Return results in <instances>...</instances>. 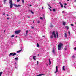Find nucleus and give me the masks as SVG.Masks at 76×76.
Segmentation results:
<instances>
[{
    "instance_id": "27",
    "label": "nucleus",
    "mask_w": 76,
    "mask_h": 76,
    "mask_svg": "<svg viewBox=\"0 0 76 76\" xmlns=\"http://www.w3.org/2000/svg\"><path fill=\"white\" fill-rule=\"evenodd\" d=\"M71 25L72 26H74V25L73 24H71Z\"/></svg>"
},
{
    "instance_id": "43",
    "label": "nucleus",
    "mask_w": 76,
    "mask_h": 76,
    "mask_svg": "<svg viewBox=\"0 0 76 76\" xmlns=\"http://www.w3.org/2000/svg\"><path fill=\"white\" fill-rule=\"evenodd\" d=\"M9 14H7V16H9Z\"/></svg>"
},
{
    "instance_id": "56",
    "label": "nucleus",
    "mask_w": 76,
    "mask_h": 76,
    "mask_svg": "<svg viewBox=\"0 0 76 76\" xmlns=\"http://www.w3.org/2000/svg\"><path fill=\"white\" fill-rule=\"evenodd\" d=\"M16 38H17V36H16Z\"/></svg>"
},
{
    "instance_id": "10",
    "label": "nucleus",
    "mask_w": 76,
    "mask_h": 76,
    "mask_svg": "<svg viewBox=\"0 0 76 76\" xmlns=\"http://www.w3.org/2000/svg\"><path fill=\"white\" fill-rule=\"evenodd\" d=\"M59 4H60V5H61V6L62 7H63V4L61 3V2H60Z\"/></svg>"
},
{
    "instance_id": "12",
    "label": "nucleus",
    "mask_w": 76,
    "mask_h": 76,
    "mask_svg": "<svg viewBox=\"0 0 76 76\" xmlns=\"http://www.w3.org/2000/svg\"><path fill=\"white\" fill-rule=\"evenodd\" d=\"M28 30H27L26 32V35H27V34H28Z\"/></svg>"
},
{
    "instance_id": "35",
    "label": "nucleus",
    "mask_w": 76,
    "mask_h": 76,
    "mask_svg": "<svg viewBox=\"0 0 76 76\" xmlns=\"http://www.w3.org/2000/svg\"><path fill=\"white\" fill-rule=\"evenodd\" d=\"M64 50H67V48H65Z\"/></svg>"
},
{
    "instance_id": "47",
    "label": "nucleus",
    "mask_w": 76,
    "mask_h": 76,
    "mask_svg": "<svg viewBox=\"0 0 76 76\" xmlns=\"http://www.w3.org/2000/svg\"><path fill=\"white\" fill-rule=\"evenodd\" d=\"M4 32H5V31H4Z\"/></svg>"
},
{
    "instance_id": "3",
    "label": "nucleus",
    "mask_w": 76,
    "mask_h": 76,
    "mask_svg": "<svg viewBox=\"0 0 76 76\" xmlns=\"http://www.w3.org/2000/svg\"><path fill=\"white\" fill-rule=\"evenodd\" d=\"M53 35H54V38H56V33H55V32L53 31L52 33V34L51 35L50 38H53Z\"/></svg>"
},
{
    "instance_id": "23",
    "label": "nucleus",
    "mask_w": 76,
    "mask_h": 76,
    "mask_svg": "<svg viewBox=\"0 0 76 76\" xmlns=\"http://www.w3.org/2000/svg\"><path fill=\"white\" fill-rule=\"evenodd\" d=\"M15 60H18V57L16 58L15 59Z\"/></svg>"
},
{
    "instance_id": "14",
    "label": "nucleus",
    "mask_w": 76,
    "mask_h": 76,
    "mask_svg": "<svg viewBox=\"0 0 76 76\" xmlns=\"http://www.w3.org/2000/svg\"><path fill=\"white\" fill-rule=\"evenodd\" d=\"M22 51V49H21V50H19L17 52V53H19V52H21V51Z\"/></svg>"
},
{
    "instance_id": "44",
    "label": "nucleus",
    "mask_w": 76,
    "mask_h": 76,
    "mask_svg": "<svg viewBox=\"0 0 76 76\" xmlns=\"http://www.w3.org/2000/svg\"><path fill=\"white\" fill-rule=\"evenodd\" d=\"M27 17L28 18H30V17L29 16Z\"/></svg>"
},
{
    "instance_id": "31",
    "label": "nucleus",
    "mask_w": 76,
    "mask_h": 76,
    "mask_svg": "<svg viewBox=\"0 0 76 76\" xmlns=\"http://www.w3.org/2000/svg\"><path fill=\"white\" fill-rule=\"evenodd\" d=\"M68 33L69 34V35H70V31H69Z\"/></svg>"
},
{
    "instance_id": "33",
    "label": "nucleus",
    "mask_w": 76,
    "mask_h": 76,
    "mask_svg": "<svg viewBox=\"0 0 76 76\" xmlns=\"http://www.w3.org/2000/svg\"><path fill=\"white\" fill-rule=\"evenodd\" d=\"M40 19H42V20L43 19V18H42V17H41L40 18Z\"/></svg>"
},
{
    "instance_id": "34",
    "label": "nucleus",
    "mask_w": 76,
    "mask_h": 76,
    "mask_svg": "<svg viewBox=\"0 0 76 76\" xmlns=\"http://www.w3.org/2000/svg\"><path fill=\"white\" fill-rule=\"evenodd\" d=\"M31 28H32V29H34V27L31 26Z\"/></svg>"
},
{
    "instance_id": "8",
    "label": "nucleus",
    "mask_w": 76,
    "mask_h": 76,
    "mask_svg": "<svg viewBox=\"0 0 76 76\" xmlns=\"http://www.w3.org/2000/svg\"><path fill=\"white\" fill-rule=\"evenodd\" d=\"M36 58V56H34L33 57V60H36V59L35 58Z\"/></svg>"
},
{
    "instance_id": "21",
    "label": "nucleus",
    "mask_w": 76,
    "mask_h": 76,
    "mask_svg": "<svg viewBox=\"0 0 76 76\" xmlns=\"http://www.w3.org/2000/svg\"><path fill=\"white\" fill-rule=\"evenodd\" d=\"M56 34H57V38H58V32H56Z\"/></svg>"
},
{
    "instance_id": "58",
    "label": "nucleus",
    "mask_w": 76,
    "mask_h": 76,
    "mask_svg": "<svg viewBox=\"0 0 76 76\" xmlns=\"http://www.w3.org/2000/svg\"><path fill=\"white\" fill-rule=\"evenodd\" d=\"M34 23V22H33Z\"/></svg>"
},
{
    "instance_id": "6",
    "label": "nucleus",
    "mask_w": 76,
    "mask_h": 76,
    "mask_svg": "<svg viewBox=\"0 0 76 76\" xmlns=\"http://www.w3.org/2000/svg\"><path fill=\"white\" fill-rule=\"evenodd\" d=\"M58 72V66H56V71L55 72V73H57Z\"/></svg>"
},
{
    "instance_id": "55",
    "label": "nucleus",
    "mask_w": 76,
    "mask_h": 76,
    "mask_svg": "<svg viewBox=\"0 0 76 76\" xmlns=\"http://www.w3.org/2000/svg\"><path fill=\"white\" fill-rule=\"evenodd\" d=\"M34 21H35V20H34L33 22H34Z\"/></svg>"
},
{
    "instance_id": "42",
    "label": "nucleus",
    "mask_w": 76,
    "mask_h": 76,
    "mask_svg": "<svg viewBox=\"0 0 76 76\" xmlns=\"http://www.w3.org/2000/svg\"><path fill=\"white\" fill-rule=\"evenodd\" d=\"M74 50H76V48H74Z\"/></svg>"
},
{
    "instance_id": "53",
    "label": "nucleus",
    "mask_w": 76,
    "mask_h": 76,
    "mask_svg": "<svg viewBox=\"0 0 76 76\" xmlns=\"http://www.w3.org/2000/svg\"><path fill=\"white\" fill-rule=\"evenodd\" d=\"M67 1H69V0H67Z\"/></svg>"
},
{
    "instance_id": "11",
    "label": "nucleus",
    "mask_w": 76,
    "mask_h": 76,
    "mask_svg": "<svg viewBox=\"0 0 76 76\" xmlns=\"http://www.w3.org/2000/svg\"><path fill=\"white\" fill-rule=\"evenodd\" d=\"M67 34L66 32L65 33L64 37H65V38H66V37H67V34Z\"/></svg>"
},
{
    "instance_id": "52",
    "label": "nucleus",
    "mask_w": 76,
    "mask_h": 76,
    "mask_svg": "<svg viewBox=\"0 0 76 76\" xmlns=\"http://www.w3.org/2000/svg\"><path fill=\"white\" fill-rule=\"evenodd\" d=\"M42 37H44L45 36H43Z\"/></svg>"
},
{
    "instance_id": "38",
    "label": "nucleus",
    "mask_w": 76,
    "mask_h": 76,
    "mask_svg": "<svg viewBox=\"0 0 76 76\" xmlns=\"http://www.w3.org/2000/svg\"><path fill=\"white\" fill-rule=\"evenodd\" d=\"M49 9L50 11H52V10H51L50 8H49Z\"/></svg>"
},
{
    "instance_id": "5",
    "label": "nucleus",
    "mask_w": 76,
    "mask_h": 76,
    "mask_svg": "<svg viewBox=\"0 0 76 76\" xmlns=\"http://www.w3.org/2000/svg\"><path fill=\"white\" fill-rule=\"evenodd\" d=\"M20 32V30H18L16 31L15 32V34H19Z\"/></svg>"
},
{
    "instance_id": "37",
    "label": "nucleus",
    "mask_w": 76,
    "mask_h": 76,
    "mask_svg": "<svg viewBox=\"0 0 76 76\" xmlns=\"http://www.w3.org/2000/svg\"><path fill=\"white\" fill-rule=\"evenodd\" d=\"M6 14V13H4L3 14V15H5Z\"/></svg>"
},
{
    "instance_id": "28",
    "label": "nucleus",
    "mask_w": 76,
    "mask_h": 76,
    "mask_svg": "<svg viewBox=\"0 0 76 76\" xmlns=\"http://www.w3.org/2000/svg\"><path fill=\"white\" fill-rule=\"evenodd\" d=\"M66 30H68V29H69V27L66 26Z\"/></svg>"
},
{
    "instance_id": "54",
    "label": "nucleus",
    "mask_w": 76,
    "mask_h": 76,
    "mask_svg": "<svg viewBox=\"0 0 76 76\" xmlns=\"http://www.w3.org/2000/svg\"><path fill=\"white\" fill-rule=\"evenodd\" d=\"M47 66H48V64H47Z\"/></svg>"
},
{
    "instance_id": "49",
    "label": "nucleus",
    "mask_w": 76,
    "mask_h": 76,
    "mask_svg": "<svg viewBox=\"0 0 76 76\" xmlns=\"http://www.w3.org/2000/svg\"><path fill=\"white\" fill-rule=\"evenodd\" d=\"M64 8H66V6H64Z\"/></svg>"
},
{
    "instance_id": "9",
    "label": "nucleus",
    "mask_w": 76,
    "mask_h": 76,
    "mask_svg": "<svg viewBox=\"0 0 76 76\" xmlns=\"http://www.w3.org/2000/svg\"><path fill=\"white\" fill-rule=\"evenodd\" d=\"M49 65H50L51 63V60H50V59H49Z\"/></svg>"
},
{
    "instance_id": "18",
    "label": "nucleus",
    "mask_w": 76,
    "mask_h": 76,
    "mask_svg": "<svg viewBox=\"0 0 76 76\" xmlns=\"http://www.w3.org/2000/svg\"><path fill=\"white\" fill-rule=\"evenodd\" d=\"M22 1L23 4H24V3H25V1L24 0H22Z\"/></svg>"
},
{
    "instance_id": "26",
    "label": "nucleus",
    "mask_w": 76,
    "mask_h": 76,
    "mask_svg": "<svg viewBox=\"0 0 76 76\" xmlns=\"http://www.w3.org/2000/svg\"><path fill=\"white\" fill-rule=\"evenodd\" d=\"M6 0H4V4L6 3Z\"/></svg>"
},
{
    "instance_id": "36",
    "label": "nucleus",
    "mask_w": 76,
    "mask_h": 76,
    "mask_svg": "<svg viewBox=\"0 0 76 76\" xmlns=\"http://www.w3.org/2000/svg\"><path fill=\"white\" fill-rule=\"evenodd\" d=\"M72 57L73 58H75V56L74 55L72 56Z\"/></svg>"
},
{
    "instance_id": "20",
    "label": "nucleus",
    "mask_w": 76,
    "mask_h": 76,
    "mask_svg": "<svg viewBox=\"0 0 76 76\" xmlns=\"http://www.w3.org/2000/svg\"><path fill=\"white\" fill-rule=\"evenodd\" d=\"M50 27H53V25L52 24H51L50 25Z\"/></svg>"
},
{
    "instance_id": "7",
    "label": "nucleus",
    "mask_w": 76,
    "mask_h": 76,
    "mask_svg": "<svg viewBox=\"0 0 76 76\" xmlns=\"http://www.w3.org/2000/svg\"><path fill=\"white\" fill-rule=\"evenodd\" d=\"M42 75H44V74H39V75H37L36 76H42Z\"/></svg>"
},
{
    "instance_id": "15",
    "label": "nucleus",
    "mask_w": 76,
    "mask_h": 76,
    "mask_svg": "<svg viewBox=\"0 0 76 76\" xmlns=\"http://www.w3.org/2000/svg\"><path fill=\"white\" fill-rule=\"evenodd\" d=\"M37 47H39V45L38 43H37Z\"/></svg>"
},
{
    "instance_id": "19",
    "label": "nucleus",
    "mask_w": 76,
    "mask_h": 76,
    "mask_svg": "<svg viewBox=\"0 0 76 76\" xmlns=\"http://www.w3.org/2000/svg\"><path fill=\"white\" fill-rule=\"evenodd\" d=\"M63 25H66V22H63Z\"/></svg>"
},
{
    "instance_id": "13",
    "label": "nucleus",
    "mask_w": 76,
    "mask_h": 76,
    "mask_svg": "<svg viewBox=\"0 0 76 76\" xmlns=\"http://www.w3.org/2000/svg\"><path fill=\"white\" fill-rule=\"evenodd\" d=\"M52 53H53V54H54V53H55V50L54 49L53 50Z\"/></svg>"
},
{
    "instance_id": "40",
    "label": "nucleus",
    "mask_w": 76,
    "mask_h": 76,
    "mask_svg": "<svg viewBox=\"0 0 76 76\" xmlns=\"http://www.w3.org/2000/svg\"><path fill=\"white\" fill-rule=\"evenodd\" d=\"M49 7L50 8H51H51H52V7H51V6H49Z\"/></svg>"
},
{
    "instance_id": "51",
    "label": "nucleus",
    "mask_w": 76,
    "mask_h": 76,
    "mask_svg": "<svg viewBox=\"0 0 76 76\" xmlns=\"http://www.w3.org/2000/svg\"><path fill=\"white\" fill-rule=\"evenodd\" d=\"M38 56H39V54H38Z\"/></svg>"
},
{
    "instance_id": "39",
    "label": "nucleus",
    "mask_w": 76,
    "mask_h": 76,
    "mask_svg": "<svg viewBox=\"0 0 76 76\" xmlns=\"http://www.w3.org/2000/svg\"><path fill=\"white\" fill-rule=\"evenodd\" d=\"M7 19L8 20L10 19V18H7Z\"/></svg>"
},
{
    "instance_id": "41",
    "label": "nucleus",
    "mask_w": 76,
    "mask_h": 76,
    "mask_svg": "<svg viewBox=\"0 0 76 76\" xmlns=\"http://www.w3.org/2000/svg\"><path fill=\"white\" fill-rule=\"evenodd\" d=\"M64 4L65 5H67V4H66V3H65V4Z\"/></svg>"
},
{
    "instance_id": "48",
    "label": "nucleus",
    "mask_w": 76,
    "mask_h": 76,
    "mask_svg": "<svg viewBox=\"0 0 76 76\" xmlns=\"http://www.w3.org/2000/svg\"><path fill=\"white\" fill-rule=\"evenodd\" d=\"M64 13V11H62V13Z\"/></svg>"
},
{
    "instance_id": "46",
    "label": "nucleus",
    "mask_w": 76,
    "mask_h": 76,
    "mask_svg": "<svg viewBox=\"0 0 76 76\" xmlns=\"http://www.w3.org/2000/svg\"><path fill=\"white\" fill-rule=\"evenodd\" d=\"M48 5L49 6H50L49 4H48Z\"/></svg>"
},
{
    "instance_id": "1",
    "label": "nucleus",
    "mask_w": 76,
    "mask_h": 76,
    "mask_svg": "<svg viewBox=\"0 0 76 76\" xmlns=\"http://www.w3.org/2000/svg\"><path fill=\"white\" fill-rule=\"evenodd\" d=\"M10 8H12L13 5H14L15 7H20V6H21V5H17L15 4H12V0H10Z\"/></svg>"
},
{
    "instance_id": "45",
    "label": "nucleus",
    "mask_w": 76,
    "mask_h": 76,
    "mask_svg": "<svg viewBox=\"0 0 76 76\" xmlns=\"http://www.w3.org/2000/svg\"><path fill=\"white\" fill-rule=\"evenodd\" d=\"M42 9H43V10H44V8H43V7H42Z\"/></svg>"
},
{
    "instance_id": "32",
    "label": "nucleus",
    "mask_w": 76,
    "mask_h": 76,
    "mask_svg": "<svg viewBox=\"0 0 76 76\" xmlns=\"http://www.w3.org/2000/svg\"><path fill=\"white\" fill-rule=\"evenodd\" d=\"M37 65L38 66V61H37Z\"/></svg>"
},
{
    "instance_id": "57",
    "label": "nucleus",
    "mask_w": 76,
    "mask_h": 76,
    "mask_svg": "<svg viewBox=\"0 0 76 76\" xmlns=\"http://www.w3.org/2000/svg\"><path fill=\"white\" fill-rule=\"evenodd\" d=\"M75 23V24H76V23Z\"/></svg>"
},
{
    "instance_id": "4",
    "label": "nucleus",
    "mask_w": 76,
    "mask_h": 76,
    "mask_svg": "<svg viewBox=\"0 0 76 76\" xmlns=\"http://www.w3.org/2000/svg\"><path fill=\"white\" fill-rule=\"evenodd\" d=\"M15 55H16V53H11L10 54V56H15Z\"/></svg>"
},
{
    "instance_id": "29",
    "label": "nucleus",
    "mask_w": 76,
    "mask_h": 76,
    "mask_svg": "<svg viewBox=\"0 0 76 76\" xmlns=\"http://www.w3.org/2000/svg\"><path fill=\"white\" fill-rule=\"evenodd\" d=\"M37 22L38 23H40V21H37Z\"/></svg>"
},
{
    "instance_id": "22",
    "label": "nucleus",
    "mask_w": 76,
    "mask_h": 76,
    "mask_svg": "<svg viewBox=\"0 0 76 76\" xmlns=\"http://www.w3.org/2000/svg\"><path fill=\"white\" fill-rule=\"evenodd\" d=\"M29 11H30L31 12V13H32V14H34V12H33L31 10H29Z\"/></svg>"
},
{
    "instance_id": "50",
    "label": "nucleus",
    "mask_w": 76,
    "mask_h": 76,
    "mask_svg": "<svg viewBox=\"0 0 76 76\" xmlns=\"http://www.w3.org/2000/svg\"><path fill=\"white\" fill-rule=\"evenodd\" d=\"M30 6H32V5H30Z\"/></svg>"
},
{
    "instance_id": "30",
    "label": "nucleus",
    "mask_w": 76,
    "mask_h": 76,
    "mask_svg": "<svg viewBox=\"0 0 76 76\" xmlns=\"http://www.w3.org/2000/svg\"><path fill=\"white\" fill-rule=\"evenodd\" d=\"M17 2H19L20 1V0H17Z\"/></svg>"
},
{
    "instance_id": "24",
    "label": "nucleus",
    "mask_w": 76,
    "mask_h": 76,
    "mask_svg": "<svg viewBox=\"0 0 76 76\" xmlns=\"http://www.w3.org/2000/svg\"><path fill=\"white\" fill-rule=\"evenodd\" d=\"M53 12H55L56 11V10L54 9H53Z\"/></svg>"
},
{
    "instance_id": "16",
    "label": "nucleus",
    "mask_w": 76,
    "mask_h": 76,
    "mask_svg": "<svg viewBox=\"0 0 76 76\" xmlns=\"http://www.w3.org/2000/svg\"><path fill=\"white\" fill-rule=\"evenodd\" d=\"M64 67H65V66H64L63 67V70H65V69H64Z\"/></svg>"
},
{
    "instance_id": "59",
    "label": "nucleus",
    "mask_w": 76,
    "mask_h": 76,
    "mask_svg": "<svg viewBox=\"0 0 76 76\" xmlns=\"http://www.w3.org/2000/svg\"><path fill=\"white\" fill-rule=\"evenodd\" d=\"M54 1H55V0H54Z\"/></svg>"
},
{
    "instance_id": "25",
    "label": "nucleus",
    "mask_w": 76,
    "mask_h": 76,
    "mask_svg": "<svg viewBox=\"0 0 76 76\" xmlns=\"http://www.w3.org/2000/svg\"><path fill=\"white\" fill-rule=\"evenodd\" d=\"M15 37V35H13L11 36V37L13 38V37Z\"/></svg>"
},
{
    "instance_id": "2",
    "label": "nucleus",
    "mask_w": 76,
    "mask_h": 76,
    "mask_svg": "<svg viewBox=\"0 0 76 76\" xmlns=\"http://www.w3.org/2000/svg\"><path fill=\"white\" fill-rule=\"evenodd\" d=\"M63 44H62L61 43H59V44L58 45V50H61V47H63Z\"/></svg>"
},
{
    "instance_id": "17",
    "label": "nucleus",
    "mask_w": 76,
    "mask_h": 76,
    "mask_svg": "<svg viewBox=\"0 0 76 76\" xmlns=\"http://www.w3.org/2000/svg\"><path fill=\"white\" fill-rule=\"evenodd\" d=\"M3 72L1 71V72H0V76H1V75H2V74H3Z\"/></svg>"
}]
</instances>
